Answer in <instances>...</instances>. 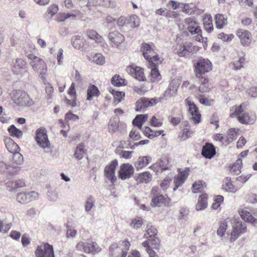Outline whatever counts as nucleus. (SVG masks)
<instances>
[{
  "label": "nucleus",
  "mask_w": 257,
  "mask_h": 257,
  "mask_svg": "<svg viewBox=\"0 0 257 257\" xmlns=\"http://www.w3.org/2000/svg\"><path fill=\"white\" fill-rule=\"evenodd\" d=\"M242 160L241 158H238L234 164L229 167V172L234 175H237L240 173L242 166Z\"/></svg>",
  "instance_id": "nucleus-36"
},
{
  "label": "nucleus",
  "mask_w": 257,
  "mask_h": 257,
  "mask_svg": "<svg viewBox=\"0 0 257 257\" xmlns=\"http://www.w3.org/2000/svg\"><path fill=\"white\" fill-rule=\"evenodd\" d=\"M160 168L163 170H168L170 168L169 160L167 157L162 158L160 161Z\"/></svg>",
  "instance_id": "nucleus-57"
},
{
  "label": "nucleus",
  "mask_w": 257,
  "mask_h": 257,
  "mask_svg": "<svg viewBox=\"0 0 257 257\" xmlns=\"http://www.w3.org/2000/svg\"><path fill=\"white\" fill-rule=\"evenodd\" d=\"M76 2L81 7L86 6L90 8L97 5V2L96 0H75Z\"/></svg>",
  "instance_id": "nucleus-47"
},
{
  "label": "nucleus",
  "mask_w": 257,
  "mask_h": 257,
  "mask_svg": "<svg viewBox=\"0 0 257 257\" xmlns=\"http://www.w3.org/2000/svg\"><path fill=\"white\" fill-rule=\"evenodd\" d=\"M247 231V226L244 222L237 221L232 226L229 241L230 242H234L242 234H244Z\"/></svg>",
  "instance_id": "nucleus-8"
},
{
  "label": "nucleus",
  "mask_w": 257,
  "mask_h": 257,
  "mask_svg": "<svg viewBox=\"0 0 257 257\" xmlns=\"http://www.w3.org/2000/svg\"><path fill=\"white\" fill-rule=\"evenodd\" d=\"M43 68L42 69H40L39 70H40V73L39 74L40 78L42 80L43 82L44 83V84H46L47 82V77L48 75L47 73V66L46 64H43Z\"/></svg>",
  "instance_id": "nucleus-53"
},
{
  "label": "nucleus",
  "mask_w": 257,
  "mask_h": 257,
  "mask_svg": "<svg viewBox=\"0 0 257 257\" xmlns=\"http://www.w3.org/2000/svg\"><path fill=\"white\" fill-rule=\"evenodd\" d=\"M9 134L13 138L20 139L22 137L23 133L20 130H8Z\"/></svg>",
  "instance_id": "nucleus-63"
},
{
  "label": "nucleus",
  "mask_w": 257,
  "mask_h": 257,
  "mask_svg": "<svg viewBox=\"0 0 257 257\" xmlns=\"http://www.w3.org/2000/svg\"><path fill=\"white\" fill-rule=\"evenodd\" d=\"M247 103L246 102L242 103L239 106L237 105H235L231 107L230 109V111L232 112L230 116L231 117H234L236 116L237 115H240L241 113L243 112V110L245 109L247 106Z\"/></svg>",
  "instance_id": "nucleus-33"
},
{
  "label": "nucleus",
  "mask_w": 257,
  "mask_h": 257,
  "mask_svg": "<svg viewBox=\"0 0 257 257\" xmlns=\"http://www.w3.org/2000/svg\"><path fill=\"white\" fill-rule=\"evenodd\" d=\"M237 137V133L235 130H229L228 132L227 136L225 138V141L228 143L232 142Z\"/></svg>",
  "instance_id": "nucleus-56"
},
{
  "label": "nucleus",
  "mask_w": 257,
  "mask_h": 257,
  "mask_svg": "<svg viewBox=\"0 0 257 257\" xmlns=\"http://www.w3.org/2000/svg\"><path fill=\"white\" fill-rule=\"evenodd\" d=\"M118 166L116 160L112 161L106 166L104 170V175L105 178L113 184L116 181L115 170Z\"/></svg>",
  "instance_id": "nucleus-10"
},
{
  "label": "nucleus",
  "mask_w": 257,
  "mask_h": 257,
  "mask_svg": "<svg viewBox=\"0 0 257 257\" xmlns=\"http://www.w3.org/2000/svg\"><path fill=\"white\" fill-rule=\"evenodd\" d=\"M28 57L29 59L31 60L30 64L35 71H39L40 69L43 68V64H46L42 59L37 57L33 54H29Z\"/></svg>",
  "instance_id": "nucleus-19"
},
{
  "label": "nucleus",
  "mask_w": 257,
  "mask_h": 257,
  "mask_svg": "<svg viewBox=\"0 0 257 257\" xmlns=\"http://www.w3.org/2000/svg\"><path fill=\"white\" fill-rule=\"evenodd\" d=\"M197 97L201 104L205 105H211L212 100L208 99L202 94H198Z\"/></svg>",
  "instance_id": "nucleus-60"
},
{
  "label": "nucleus",
  "mask_w": 257,
  "mask_h": 257,
  "mask_svg": "<svg viewBox=\"0 0 257 257\" xmlns=\"http://www.w3.org/2000/svg\"><path fill=\"white\" fill-rule=\"evenodd\" d=\"M216 154L214 146L211 143H206L202 149V155L207 159L212 158Z\"/></svg>",
  "instance_id": "nucleus-22"
},
{
  "label": "nucleus",
  "mask_w": 257,
  "mask_h": 257,
  "mask_svg": "<svg viewBox=\"0 0 257 257\" xmlns=\"http://www.w3.org/2000/svg\"><path fill=\"white\" fill-rule=\"evenodd\" d=\"M198 50V48L196 46H192L191 43L186 42L180 46L177 54L180 57H187L189 54H193Z\"/></svg>",
  "instance_id": "nucleus-14"
},
{
  "label": "nucleus",
  "mask_w": 257,
  "mask_h": 257,
  "mask_svg": "<svg viewBox=\"0 0 257 257\" xmlns=\"http://www.w3.org/2000/svg\"><path fill=\"white\" fill-rule=\"evenodd\" d=\"M157 230L152 226H151L146 230V232L144 235V237L146 238H153L157 237Z\"/></svg>",
  "instance_id": "nucleus-48"
},
{
  "label": "nucleus",
  "mask_w": 257,
  "mask_h": 257,
  "mask_svg": "<svg viewBox=\"0 0 257 257\" xmlns=\"http://www.w3.org/2000/svg\"><path fill=\"white\" fill-rule=\"evenodd\" d=\"M85 154V150L84 149V146L82 144H79L76 147L75 157L78 160L81 159L83 155Z\"/></svg>",
  "instance_id": "nucleus-49"
},
{
  "label": "nucleus",
  "mask_w": 257,
  "mask_h": 257,
  "mask_svg": "<svg viewBox=\"0 0 257 257\" xmlns=\"http://www.w3.org/2000/svg\"><path fill=\"white\" fill-rule=\"evenodd\" d=\"M134 173V168L128 163H124L120 165L118 171V177L122 180H124L131 177Z\"/></svg>",
  "instance_id": "nucleus-12"
},
{
  "label": "nucleus",
  "mask_w": 257,
  "mask_h": 257,
  "mask_svg": "<svg viewBox=\"0 0 257 257\" xmlns=\"http://www.w3.org/2000/svg\"><path fill=\"white\" fill-rule=\"evenodd\" d=\"M155 45L153 43L148 44L144 43L142 44L141 50L144 58L149 63L155 62L157 64L161 63L160 57L155 52Z\"/></svg>",
  "instance_id": "nucleus-3"
},
{
  "label": "nucleus",
  "mask_w": 257,
  "mask_h": 257,
  "mask_svg": "<svg viewBox=\"0 0 257 257\" xmlns=\"http://www.w3.org/2000/svg\"><path fill=\"white\" fill-rule=\"evenodd\" d=\"M209 81L208 79L205 78L199 87V91L201 93L206 92L209 91Z\"/></svg>",
  "instance_id": "nucleus-52"
},
{
  "label": "nucleus",
  "mask_w": 257,
  "mask_h": 257,
  "mask_svg": "<svg viewBox=\"0 0 257 257\" xmlns=\"http://www.w3.org/2000/svg\"><path fill=\"white\" fill-rule=\"evenodd\" d=\"M108 39L112 46L118 47L124 41V36L117 31L110 32L108 34Z\"/></svg>",
  "instance_id": "nucleus-17"
},
{
  "label": "nucleus",
  "mask_w": 257,
  "mask_h": 257,
  "mask_svg": "<svg viewBox=\"0 0 257 257\" xmlns=\"http://www.w3.org/2000/svg\"><path fill=\"white\" fill-rule=\"evenodd\" d=\"M110 92L113 95L115 102L119 103L121 99L124 96V93L121 91H117L113 89L110 90Z\"/></svg>",
  "instance_id": "nucleus-55"
},
{
  "label": "nucleus",
  "mask_w": 257,
  "mask_h": 257,
  "mask_svg": "<svg viewBox=\"0 0 257 257\" xmlns=\"http://www.w3.org/2000/svg\"><path fill=\"white\" fill-rule=\"evenodd\" d=\"M208 195L205 193H201L198 199L197 203L196 205V209L197 210H201L205 209L208 205Z\"/></svg>",
  "instance_id": "nucleus-27"
},
{
  "label": "nucleus",
  "mask_w": 257,
  "mask_h": 257,
  "mask_svg": "<svg viewBox=\"0 0 257 257\" xmlns=\"http://www.w3.org/2000/svg\"><path fill=\"white\" fill-rule=\"evenodd\" d=\"M35 255V257H55L53 245L45 242L37 246Z\"/></svg>",
  "instance_id": "nucleus-6"
},
{
  "label": "nucleus",
  "mask_w": 257,
  "mask_h": 257,
  "mask_svg": "<svg viewBox=\"0 0 257 257\" xmlns=\"http://www.w3.org/2000/svg\"><path fill=\"white\" fill-rule=\"evenodd\" d=\"M17 201L22 204L27 203L28 202V193L21 192L17 195Z\"/></svg>",
  "instance_id": "nucleus-54"
},
{
  "label": "nucleus",
  "mask_w": 257,
  "mask_h": 257,
  "mask_svg": "<svg viewBox=\"0 0 257 257\" xmlns=\"http://www.w3.org/2000/svg\"><path fill=\"white\" fill-rule=\"evenodd\" d=\"M236 34L243 46H247L250 44L252 36L249 31L242 29H238L236 31Z\"/></svg>",
  "instance_id": "nucleus-16"
},
{
  "label": "nucleus",
  "mask_w": 257,
  "mask_h": 257,
  "mask_svg": "<svg viewBox=\"0 0 257 257\" xmlns=\"http://www.w3.org/2000/svg\"><path fill=\"white\" fill-rule=\"evenodd\" d=\"M144 133L149 139H153L161 135L162 132L155 131V130H145Z\"/></svg>",
  "instance_id": "nucleus-50"
},
{
  "label": "nucleus",
  "mask_w": 257,
  "mask_h": 257,
  "mask_svg": "<svg viewBox=\"0 0 257 257\" xmlns=\"http://www.w3.org/2000/svg\"><path fill=\"white\" fill-rule=\"evenodd\" d=\"M126 70L129 74L139 80L144 81L145 80L144 72L140 67L134 68L130 66L127 67Z\"/></svg>",
  "instance_id": "nucleus-23"
},
{
  "label": "nucleus",
  "mask_w": 257,
  "mask_h": 257,
  "mask_svg": "<svg viewBox=\"0 0 257 257\" xmlns=\"http://www.w3.org/2000/svg\"><path fill=\"white\" fill-rule=\"evenodd\" d=\"M190 169L189 168H186L184 170L180 171L178 174L174 178V183L175 187L174 191L176 190L181 186L186 181L189 175Z\"/></svg>",
  "instance_id": "nucleus-15"
},
{
  "label": "nucleus",
  "mask_w": 257,
  "mask_h": 257,
  "mask_svg": "<svg viewBox=\"0 0 257 257\" xmlns=\"http://www.w3.org/2000/svg\"><path fill=\"white\" fill-rule=\"evenodd\" d=\"M130 245V242L126 240L119 244H113L109 248V254L111 257H126Z\"/></svg>",
  "instance_id": "nucleus-2"
},
{
  "label": "nucleus",
  "mask_w": 257,
  "mask_h": 257,
  "mask_svg": "<svg viewBox=\"0 0 257 257\" xmlns=\"http://www.w3.org/2000/svg\"><path fill=\"white\" fill-rule=\"evenodd\" d=\"M185 101L186 104L188 106V110L191 116L192 120L195 123H199L200 121L201 115L199 112L198 107L190 97L187 98Z\"/></svg>",
  "instance_id": "nucleus-11"
},
{
  "label": "nucleus",
  "mask_w": 257,
  "mask_h": 257,
  "mask_svg": "<svg viewBox=\"0 0 257 257\" xmlns=\"http://www.w3.org/2000/svg\"><path fill=\"white\" fill-rule=\"evenodd\" d=\"M46 130H38L36 133V141L42 147L46 148L48 146L49 141Z\"/></svg>",
  "instance_id": "nucleus-18"
},
{
  "label": "nucleus",
  "mask_w": 257,
  "mask_h": 257,
  "mask_svg": "<svg viewBox=\"0 0 257 257\" xmlns=\"http://www.w3.org/2000/svg\"><path fill=\"white\" fill-rule=\"evenodd\" d=\"M93 61L97 64L103 65L105 62V59L100 54H96L93 57Z\"/></svg>",
  "instance_id": "nucleus-59"
},
{
  "label": "nucleus",
  "mask_w": 257,
  "mask_h": 257,
  "mask_svg": "<svg viewBox=\"0 0 257 257\" xmlns=\"http://www.w3.org/2000/svg\"><path fill=\"white\" fill-rule=\"evenodd\" d=\"M224 197L222 195H217L215 196L214 201L211 205L212 209L217 210L220 209V205L223 202Z\"/></svg>",
  "instance_id": "nucleus-44"
},
{
  "label": "nucleus",
  "mask_w": 257,
  "mask_h": 257,
  "mask_svg": "<svg viewBox=\"0 0 257 257\" xmlns=\"http://www.w3.org/2000/svg\"><path fill=\"white\" fill-rule=\"evenodd\" d=\"M143 223L144 221L142 218L140 217H137L131 220L130 225L133 228L137 229L140 228Z\"/></svg>",
  "instance_id": "nucleus-46"
},
{
  "label": "nucleus",
  "mask_w": 257,
  "mask_h": 257,
  "mask_svg": "<svg viewBox=\"0 0 257 257\" xmlns=\"http://www.w3.org/2000/svg\"><path fill=\"white\" fill-rule=\"evenodd\" d=\"M128 24L131 25V27H138L140 25V20L136 15H132L127 21Z\"/></svg>",
  "instance_id": "nucleus-51"
},
{
  "label": "nucleus",
  "mask_w": 257,
  "mask_h": 257,
  "mask_svg": "<svg viewBox=\"0 0 257 257\" xmlns=\"http://www.w3.org/2000/svg\"><path fill=\"white\" fill-rule=\"evenodd\" d=\"M178 86L174 83H171L167 90L165 92L164 96H175L177 93Z\"/></svg>",
  "instance_id": "nucleus-45"
},
{
  "label": "nucleus",
  "mask_w": 257,
  "mask_h": 257,
  "mask_svg": "<svg viewBox=\"0 0 257 257\" xmlns=\"http://www.w3.org/2000/svg\"><path fill=\"white\" fill-rule=\"evenodd\" d=\"M238 214L241 219L244 221L254 224L257 223V218H255L251 213L245 209H240L238 210Z\"/></svg>",
  "instance_id": "nucleus-21"
},
{
  "label": "nucleus",
  "mask_w": 257,
  "mask_h": 257,
  "mask_svg": "<svg viewBox=\"0 0 257 257\" xmlns=\"http://www.w3.org/2000/svg\"><path fill=\"white\" fill-rule=\"evenodd\" d=\"M77 250H82L87 253L96 254L101 251V247L95 241L79 242L76 246Z\"/></svg>",
  "instance_id": "nucleus-7"
},
{
  "label": "nucleus",
  "mask_w": 257,
  "mask_h": 257,
  "mask_svg": "<svg viewBox=\"0 0 257 257\" xmlns=\"http://www.w3.org/2000/svg\"><path fill=\"white\" fill-rule=\"evenodd\" d=\"M191 134V132L189 130H186L185 131V130H182L180 133H179L178 138L180 140L183 141L188 139L190 137Z\"/></svg>",
  "instance_id": "nucleus-62"
},
{
  "label": "nucleus",
  "mask_w": 257,
  "mask_h": 257,
  "mask_svg": "<svg viewBox=\"0 0 257 257\" xmlns=\"http://www.w3.org/2000/svg\"><path fill=\"white\" fill-rule=\"evenodd\" d=\"M99 91L98 88L94 85H91L87 89V99L91 100L94 96H99Z\"/></svg>",
  "instance_id": "nucleus-38"
},
{
  "label": "nucleus",
  "mask_w": 257,
  "mask_h": 257,
  "mask_svg": "<svg viewBox=\"0 0 257 257\" xmlns=\"http://www.w3.org/2000/svg\"><path fill=\"white\" fill-rule=\"evenodd\" d=\"M6 184L7 187L10 188V191L16 190L18 189L23 188L26 186L25 181L22 179L9 181Z\"/></svg>",
  "instance_id": "nucleus-31"
},
{
  "label": "nucleus",
  "mask_w": 257,
  "mask_h": 257,
  "mask_svg": "<svg viewBox=\"0 0 257 257\" xmlns=\"http://www.w3.org/2000/svg\"><path fill=\"white\" fill-rule=\"evenodd\" d=\"M215 25L217 29H221L227 25V17L222 14L215 16Z\"/></svg>",
  "instance_id": "nucleus-29"
},
{
  "label": "nucleus",
  "mask_w": 257,
  "mask_h": 257,
  "mask_svg": "<svg viewBox=\"0 0 257 257\" xmlns=\"http://www.w3.org/2000/svg\"><path fill=\"white\" fill-rule=\"evenodd\" d=\"M171 178L169 177H166L160 183V187L163 190H166L170 185L171 182Z\"/></svg>",
  "instance_id": "nucleus-64"
},
{
  "label": "nucleus",
  "mask_w": 257,
  "mask_h": 257,
  "mask_svg": "<svg viewBox=\"0 0 257 257\" xmlns=\"http://www.w3.org/2000/svg\"><path fill=\"white\" fill-rule=\"evenodd\" d=\"M185 24L187 26V30L191 36H194L195 40L198 42H201L203 40V37L201 35L202 30L199 25V24L192 18H187L185 20Z\"/></svg>",
  "instance_id": "nucleus-5"
},
{
  "label": "nucleus",
  "mask_w": 257,
  "mask_h": 257,
  "mask_svg": "<svg viewBox=\"0 0 257 257\" xmlns=\"http://www.w3.org/2000/svg\"><path fill=\"white\" fill-rule=\"evenodd\" d=\"M206 187L205 182L203 181L198 180L195 181L192 186V191L193 193L202 192Z\"/></svg>",
  "instance_id": "nucleus-34"
},
{
  "label": "nucleus",
  "mask_w": 257,
  "mask_h": 257,
  "mask_svg": "<svg viewBox=\"0 0 257 257\" xmlns=\"http://www.w3.org/2000/svg\"><path fill=\"white\" fill-rule=\"evenodd\" d=\"M152 179V176L149 172L145 171L139 174L135 178L138 184H147Z\"/></svg>",
  "instance_id": "nucleus-26"
},
{
  "label": "nucleus",
  "mask_w": 257,
  "mask_h": 257,
  "mask_svg": "<svg viewBox=\"0 0 257 257\" xmlns=\"http://www.w3.org/2000/svg\"><path fill=\"white\" fill-rule=\"evenodd\" d=\"M162 120L157 118L155 115L152 117L150 121V124L152 126L156 127H161L162 125Z\"/></svg>",
  "instance_id": "nucleus-58"
},
{
  "label": "nucleus",
  "mask_w": 257,
  "mask_h": 257,
  "mask_svg": "<svg viewBox=\"0 0 257 257\" xmlns=\"http://www.w3.org/2000/svg\"><path fill=\"white\" fill-rule=\"evenodd\" d=\"M148 118L147 114L137 115L133 120V124L134 126L142 128L143 124L147 120Z\"/></svg>",
  "instance_id": "nucleus-35"
},
{
  "label": "nucleus",
  "mask_w": 257,
  "mask_h": 257,
  "mask_svg": "<svg viewBox=\"0 0 257 257\" xmlns=\"http://www.w3.org/2000/svg\"><path fill=\"white\" fill-rule=\"evenodd\" d=\"M204 27L206 31L211 33L213 30V26L212 22V17L208 15L206 16L203 19Z\"/></svg>",
  "instance_id": "nucleus-39"
},
{
  "label": "nucleus",
  "mask_w": 257,
  "mask_h": 257,
  "mask_svg": "<svg viewBox=\"0 0 257 257\" xmlns=\"http://www.w3.org/2000/svg\"><path fill=\"white\" fill-rule=\"evenodd\" d=\"M76 17V14L67 13H59L58 15L57 20L59 22H64L65 20L68 19L71 20L75 19Z\"/></svg>",
  "instance_id": "nucleus-41"
},
{
  "label": "nucleus",
  "mask_w": 257,
  "mask_h": 257,
  "mask_svg": "<svg viewBox=\"0 0 257 257\" xmlns=\"http://www.w3.org/2000/svg\"><path fill=\"white\" fill-rule=\"evenodd\" d=\"M234 36L232 34H226L224 33H221L218 35V38L221 39L224 42H229L232 40Z\"/></svg>",
  "instance_id": "nucleus-61"
},
{
  "label": "nucleus",
  "mask_w": 257,
  "mask_h": 257,
  "mask_svg": "<svg viewBox=\"0 0 257 257\" xmlns=\"http://www.w3.org/2000/svg\"><path fill=\"white\" fill-rule=\"evenodd\" d=\"M158 102L155 98H142L137 102L136 110L137 111H144L147 107L155 105Z\"/></svg>",
  "instance_id": "nucleus-13"
},
{
  "label": "nucleus",
  "mask_w": 257,
  "mask_h": 257,
  "mask_svg": "<svg viewBox=\"0 0 257 257\" xmlns=\"http://www.w3.org/2000/svg\"><path fill=\"white\" fill-rule=\"evenodd\" d=\"M12 99L16 104L21 106H30L34 103L27 93L21 90L14 91Z\"/></svg>",
  "instance_id": "nucleus-4"
},
{
  "label": "nucleus",
  "mask_w": 257,
  "mask_h": 257,
  "mask_svg": "<svg viewBox=\"0 0 257 257\" xmlns=\"http://www.w3.org/2000/svg\"><path fill=\"white\" fill-rule=\"evenodd\" d=\"M112 84L115 86H121L127 84L126 81L118 75H115L111 79Z\"/></svg>",
  "instance_id": "nucleus-43"
},
{
  "label": "nucleus",
  "mask_w": 257,
  "mask_h": 257,
  "mask_svg": "<svg viewBox=\"0 0 257 257\" xmlns=\"http://www.w3.org/2000/svg\"><path fill=\"white\" fill-rule=\"evenodd\" d=\"M195 66V71L197 77H200L205 73L212 69V64L208 59L200 58Z\"/></svg>",
  "instance_id": "nucleus-9"
},
{
  "label": "nucleus",
  "mask_w": 257,
  "mask_h": 257,
  "mask_svg": "<svg viewBox=\"0 0 257 257\" xmlns=\"http://www.w3.org/2000/svg\"><path fill=\"white\" fill-rule=\"evenodd\" d=\"M84 40L79 36H75L72 39V46L76 49H80L84 44Z\"/></svg>",
  "instance_id": "nucleus-40"
},
{
  "label": "nucleus",
  "mask_w": 257,
  "mask_h": 257,
  "mask_svg": "<svg viewBox=\"0 0 257 257\" xmlns=\"http://www.w3.org/2000/svg\"><path fill=\"white\" fill-rule=\"evenodd\" d=\"M26 62L23 59L18 58L14 64L13 71L16 74H21L26 69Z\"/></svg>",
  "instance_id": "nucleus-25"
},
{
  "label": "nucleus",
  "mask_w": 257,
  "mask_h": 257,
  "mask_svg": "<svg viewBox=\"0 0 257 257\" xmlns=\"http://www.w3.org/2000/svg\"><path fill=\"white\" fill-rule=\"evenodd\" d=\"M228 221L229 218H227L220 222L219 227L217 230V234L220 237H222L225 234L228 227Z\"/></svg>",
  "instance_id": "nucleus-37"
},
{
  "label": "nucleus",
  "mask_w": 257,
  "mask_h": 257,
  "mask_svg": "<svg viewBox=\"0 0 257 257\" xmlns=\"http://www.w3.org/2000/svg\"><path fill=\"white\" fill-rule=\"evenodd\" d=\"M142 246L146 249L149 248L159 250L160 246V240L157 237L148 238L147 240L142 243Z\"/></svg>",
  "instance_id": "nucleus-20"
},
{
  "label": "nucleus",
  "mask_w": 257,
  "mask_h": 257,
  "mask_svg": "<svg viewBox=\"0 0 257 257\" xmlns=\"http://www.w3.org/2000/svg\"><path fill=\"white\" fill-rule=\"evenodd\" d=\"M156 64H157L155 62L149 63V67L151 69V79L152 81L153 82H155L161 79V75L156 67Z\"/></svg>",
  "instance_id": "nucleus-28"
},
{
  "label": "nucleus",
  "mask_w": 257,
  "mask_h": 257,
  "mask_svg": "<svg viewBox=\"0 0 257 257\" xmlns=\"http://www.w3.org/2000/svg\"><path fill=\"white\" fill-rule=\"evenodd\" d=\"M151 193L153 195L151 202L152 207H170L171 205V198L167 194H161L157 187H153Z\"/></svg>",
  "instance_id": "nucleus-1"
},
{
  "label": "nucleus",
  "mask_w": 257,
  "mask_h": 257,
  "mask_svg": "<svg viewBox=\"0 0 257 257\" xmlns=\"http://www.w3.org/2000/svg\"><path fill=\"white\" fill-rule=\"evenodd\" d=\"M223 188L225 190L231 192H235L236 191V188L232 184L230 179L226 178L224 180V184L222 185Z\"/></svg>",
  "instance_id": "nucleus-42"
},
{
  "label": "nucleus",
  "mask_w": 257,
  "mask_h": 257,
  "mask_svg": "<svg viewBox=\"0 0 257 257\" xmlns=\"http://www.w3.org/2000/svg\"><path fill=\"white\" fill-rule=\"evenodd\" d=\"M152 158L150 156L139 157L134 165L137 170L142 169L151 163Z\"/></svg>",
  "instance_id": "nucleus-24"
},
{
  "label": "nucleus",
  "mask_w": 257,
  "mask_h": 257,
  "mask_svg": "<svg viewBox=\"0 0 257 257\" xmlns=\"http://www.w3.org/2000/svg\"><path fill=\"white\" fill-rule=\"evenodd\" d=\"M5 143L7 149L11 153L20 151L19 146L10 138H6Z\"/></svg>",
  "instance_id": "nucleus-32"
},
{
  "label": "nucleus",
  "mask_w": 257,
  "mask_h": 257,
  "mask_svg": "<svg viewBox=\"0 0 257 257\" xmlns=\"http://www.w3.org/2000/svg\"><path fill=\"white\" fill-rule=\"evenodd\" d=\"M238 120L241 123L250 124H252L255 120V117L254 116H249L248 113L246 112H242L240 115H237Z\"/></svg>",
  "instance_id": "nucleus-30"
}]
</instances>
